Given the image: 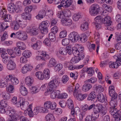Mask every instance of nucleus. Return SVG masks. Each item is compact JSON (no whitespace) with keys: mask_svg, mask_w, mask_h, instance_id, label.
Segmentation results:
<instances>
[{"mask_svg":"<svg viewBox=\"0 0 121 121\" xmlns=\"http://www.w3.org/2000/svg\"><path fill=\"white\" fill-rule=\"evenodd\" d=\"M56 104L55 103L48 101L46 102L44 104V108L41 107L40 109L42 112L47 113L48 111V109L50 108L51 110H54L56 108Z\"/></svg>","mask_w":121,"mask_h":121,"instance_id":"nucleus-1","label":"nucleus"},{"mask_svg":"<svg viewBox=\"0 0 121 121\" xmlns=\"http://www.w3.org/2000/svg\"><path fill=\"white\" fill-rule=\"evenodd\" d=\"M97 104L95 105V104H93L89 106L87 104L85 105L82 107V109L84 111H85L87 110H89L93 108V110L94 113H97L99 112L100 110L101 107L100 105Z\"/></svg>","mask_w":121,"mask_h":121,"instance_id":"nucleus-2","label":"nucleus"},{"mask_svg":"<svg viewBox=\"0 0 121 121\" xmlns=\"http://www.w3.org/2000/svg\"><path fill=\"white\" fill-rule=\"evenodd\" d=\"M100 10L99 6L96 4H92L89 9V13L91 16H95L99 13Z\"/></svg>","mask_w":121,"mask_h":121,"instance_id":"nucleus-3","label":"nucleus"},{"mask_svg":"<svg viewBox=\"0 0 121 121\" xmlns=\"http://www.w3.org/2000/svg\"><path fill=\"white\" fill-rule=\"evenodd\" d=\"M49 24V22L47 21H43L39 24V28L42 34H44L47 33L48 31V27Z\"/></svg>","mask_w":121,"mask_h":121,"instance_id":"nucleus-4","label":"nucleus"},{"mask_svg":"<svg viewBox=\"0 0 121 121\" xmlns=\"http://www.w3.org/2000/svg\"><path fill=\"white\" fill-rule=\"evenodd\" d=\"M59 82L58 79H55L50 82L47 86V88L50 91L53 89H55L59 85Z\"/></svg>","mask_w":121,"mask_h":121,"instance_id":"nucleus-5","label":"nucleus"},{"mask_svg":"<svg viewBox=\"0 0 121 121\" xmlns=\"http://www.w3.org/2000/svg\"><path fill=\"white\" fill-rule=\"evenodd\" d=\"M39 30L38 28L33 27L32 28L30 27H28L26 30L27 32L30 33L31 35L35 36L38 34Z\"/></svg>","mask_w":121,"mask_h":121,"instance_id":"nucleus-6","label":"nucleus"},{"mask_svg":"<svg viewBox=\"0 0 121 121\" xmlns=\"http://www.w3.org/2000/svg\"><path fill=\"white\" fill-rule=\"evenodd\" d=\"M111 96V100L109 102L110 105L111 107L117 108V94H115V95Z\"/></svg>","mask_w":121,"mask_h":121,"instance_id":"nucleus-7","label":"nucleus"},{"mask_svg":"<svg viewBox=\"0 0 121 121\" xmlns=\"http://www.w3.org/2000/svg\"><path fill=\"white\" fill-rule=\"evenodd\" d=\"M1 56L2 58V61L3 63L5 65H7L12 60L10 57L8 56L6 53H3L1 54Z\"/></svg>","mask_w":121,"mask_h":121,"instance_id":"nucleus-8","label":"nucleus"},{"mask_svg":"<svg viewBox=\"0 0 121 121\" xmlns=\"http://www.w3.org/2000/svg\"><path fill=\"white\" fill-rule=\"evenodd\" d=\"M41 55L43 56H37L36 59L37 60H41L44 61L46 60L47 59H49V55L47 54L46 52L43 51L42 52Z\"/></svg>","mask_w":121,"mask_h":121,"instance_id":"nucleus-9","label":"nucleus"},{"mask_svg":"<svg viewBox=\"0 0 121 121\" xmlns=\"http://www.w3.org/2000/svg\"><path fill=\"white\" fill-rule=\"evenodd\" d=\"M96 94L94 91H93L89 95L87 98V100L93 101L95 102L97 100Z\"/></svg>","mask_w":121,"mask_h":121,"instance_id":"nucleus-10","label":"nucleus"},{"mask_svg":"<svg viewBox=\"0 0 121 121\" xmlns=\"http://www.w3.org/2000/svg\"><path fill=\"white\" fill-rule=\"evenodd\" d=\"M32 67L30 64H26L23 67L22 70V72L23 73H26L27 71H31Z\"/></svg>","mask_w":121,"mask_h":121,"instance_id":"nucleus-11","label":"nucleus"},{"mask_svg":"<svg viewBox=\"0 0 121 121\" xmlns=\"http://www.w3.org/2000/svg\"><path fill=\"white\" fill-rule=\"evenodd\" d=\"M61 22L62 25L64 26H70L72 23L71 19L66 18L62 19L61 20Z\"/></svg>","mask_w":121,"mask_h":121,"instance_id":"nucleus-12","label":"nucleus"},{"mask_svg":"<svg viewBox=\"0 0 121 121\" xmlns=\"http://www.w3.org/2000/svg\"><path fill=\"white\" fill-rule=\"evenodd\" d=\"M104 23L105 24V26H110L112 23L111 17L110 16H108L104 18Z\"/></svg>","mask_w":121,"mask_h":121,"instance_id":"nucleus-13","label":"nucleus"},{"mask_svg":"<svg viewBox=\"0 0 121 121\" xmlns=\"http://www.w3.org/2000/svg\"><path fill=\"white\" fill-rule=\"evenodd\" d=\"M72 0H67L66 1L62 0L61 1V4L63 7L65 8H67L70 6L72 4Z\"/></svg>","mask_w":121,"mask_h":121,"instance_id":"nucleus-14","label":"nucleus"},{"mask_svg":"<svg viewBox=\"0 0 121 121\" xmlns=\"http://www.w3.org/2000/svg\"><path fill=\"white\" fill-rule=\"evenodd\" d=\"M34 80L33 78L30 76L26 77L25 79V82L27 86H31L33 83Z\"/></svg>","mask_w":121,"mask_h":121,"instance_id":"nucleus-15","label":"nucleus"},{"mask_svg":"<svg viewBox=\"0 0 121 121\" xmlns=\"http://www.w3.org/2000/svg\"><path fill=\"white\" fill-rule=\"evenodd\" d=\"M5 14H4L2 16L5 22H11L12 20V16L9 14H7V12L6 11Z\"/></svg>","mask_w":121,"mask_h":121,"instance_id":"nucleus-16","label":"nucleus"},{"mask_svg":"<svg viewBox=\"0 0 121 121\" xmlns=\"http://www.w3.org/2000/svg\"><path fill=\"white\" fill-rule=\"evenodd\" d=\"M16 67V65L15 62L12 60L7 64V68L8 69L10 70L15 69Z\"/></svg>","mask_w":121,"mask_h":121,"instance_id":"nucleus-17","label":"nucleus"},{"mask_svg":"<svg viewBox=\"0 0 121 121\" xmlns=\"http://www.w3.org/2000/svg\"><path fill=\"white\" fill-rule=\"evenodd\" d=\"M87 94H82L81 93H78L76 92V96L77 99L79 101H82L85 99L87 96Z\"/></svg>","mask_w":121,"mask_h":121,"instance_id":"nucleus-18","label":"nucleus"},{"mask_svg":"<svg viewBox=\"0 0 121 121\" xmlns=\"http://www.w3.org/2000/svg\"><path fill=\"white\" fill-rule=\"evenodd\" d=\"M92 86L91 84L88 83H85L82 86V90L84 92L87 91L91 89Z\"/></svg>","mask_w":121,"mask_h":121,"instance_id":"nucleus-19","label":"nucleus"},{"mask_svg":"<svg viewBox=\"0 0 121 121\" xmlns=\"http://www.w3.org/2000/svg\"><path fill=\"white\" fill-rule=\"evenodd\" d=\"M7 7L8 10L10 13H13L16 10V6L13 4L11 3L9 4Z\"/></svg>","mask_w":121,"mask_h":121,"instance_id":"nucleus-20","label":"nucleus"},{"mask_svg":"<svg viewBox=\"0 0 121 121\" xmlns=\"http://www.w3.org/2000/svg\"><path fill=\"white\" fill-rule=\"evenodd\" d=\"M14 105L17 107H20L22 110H24V107L26 106L25 102L24 101H21L17 102Z\"/></svg>","mask_w":121,"mask_h":121,"instance_id":"nucleus-21","label":"nucleus"},{"mask_svg":"<svg viewBox=\"0 0 121 121\" xmlns=\"http://www.w3.org/2000/svg\"><path fill=\"white\" fill-rule=\"evenodd\" d=\"M83 56H84L81 57H79V56H75L72 58V59L70 61V62L72 64L77 63L80 60H82L83 59Z\"/></svg>","mask_w":121,"mask_h":121,"instance_id":"nucleus-22","label":"nucleus"},{"mask_svg":"<svg viewBox=\"0 0 121 121\" xmlns=\"http://www.w3.org/2000/svg\"><path fill=\"white\" fill-rule=\"evenodd\" d=\"M41 43L42 42L41 41L37 40L35 43L31 45V47L34 50H38L40 48Z\"/></svg>","mask_w":121,"mask_h":121,"instance_id":"nucleus-23","label":"nucleus"},{"mask_svg":"<svg viewBox=\"0 0 121 121\" xmlns=\"http://www.w3.org/2000/svg\"><path fill=\"white\" fill-rule=\"evenodd\" d=\"M16 19V21L18 22L20 24L23 25L24 26H25L26 25L27 22L26 20L20 19V17L19 16H17Z\"/></svg>","mask_w":121,"mask_h":121,"instance_id":"nucleus-24","label":"nucleus"},{"mask_svg":"<svg viewBox=\"0 0 121 121\" xmlns=\"http://www.w3.org/2000/svg\"><path fill=\"white\" fill-rule=\"evenodd\" d=\"M20 90L21 94L23 96H26L28 93L27 89L24 86H20Z\"/></svg>","mask_w":121,"mask_h":121,"instance_id":"nucleus-25","label":"nucleus"},{"mask_svg":"<svg viewBox=\"0 0 121 121\" xmlns=\"http://www.w3.org/2000/svg\"><path fill=\"white\" fill-rule=\"evenodd\" d=\"M17 21L11 23L10 25L12 28L15 30H17L19 28V25Z\"/></svg>","mask_w":121,"mask_h":121,"instance_id":"nucleus-26","label":"nucleus"},{"mask_svg":"<svg viewBox=\"0 0 121 121\" xmlns=\"http://www.w3.org/2000/svg\"><path fill=\"white\" fill-rule=\"evenodd\" d=\"M94 113H92L91 115H88L85 118V121H92V118L93 119H97L99 116V115H96V116H94Z\"/></svg>","mask_w":121,"mask_h":121,"instance_id":"nucleus-27","label":"nucleus"},{"mask_svg":"<svg viewBox=\"0 0 121 121\" xmlns=\"http://www.w3.org/2000/svg\"><path fill=\"white\" fill-rule=\"evenodd\" d=\"M45 79H48L50 77V72L49 69H46L43 71V73Z\"/></svg>","mask_w":121,"mask_h":121,"instance_id":"nucleus-28","label":"nucleus"},{"mask_svg":"<svg viewBox=\"0 0 121 121\" xmlns=\"http://www.w3.org/2000/svg\"><path fill=\"white\" fill-rule=\"evenodd\" d=\"M97 99L100 102L103 103L105 101V97L104 95L102 93H99L97 96Z\"/></svg>","mask_w":121,"mask_h":121,"instance_id":"nucleus-29","label":"nucleus"},{"mask_svg":"<svg viewBox=\"0 0 121 121\" xmlns=\"http://www.w3.org/2000/svg\"><path fill=\"white\" fill-rule=\"evenodd\" d=\"M117 61H116L115 62L112 61L108 63L109 67L110 68H117L118 65Z\"/></svg>","mask_w":121,"mask_h":121,"instance_id":"nucleus-30","label":"nucleus"},{"mask_svg":"<svg viewBox=\"0 0 121 121\" xmlns=\"http://www.w3.org/2000/svg\"><path fill=\"white\" fill-rule=\"evenodd\" d=\"M56 64V61L55 59L53 58H52L50 60L48 66L49 67H51L54 66Z\"/></svg>","mask_w":121,"mask_h":121,"instance_id":"nucleus-31","label":"nucleus"},{"mask_svg":"<svg viewBox=\"0 0 121 121\" xmlns=\"http://www.w3.org/2000/svg\"><path fill=\"white\" fill-rule=\"evenodd\" d=\"M114 87L113 86H111L109 87V94L110 96L115 95V94H117L115 92Z\"/></svg>","mask_w":121,"mask_h":121,"instance_id":"nucleus-32","label":"nucleus"},{"mask_svg":"<svg viewBox=\"0 0 121 121\" xmlns=\"http://www.w3.org/2000/svg\"><path fill=\"white\" fill-rule=\"evenodd\" d=\"M17 46L19 47L20 49L24 50L26 48V47L25 43L21 41H19L17 43Z\"/></svg>","mask_w":121,"mask_h":121,"instance_id":"nucleus-33","label":"nucleus"},{"mask_svg":"<svg viewBox=\"0 0 121 121\" xmlns=\"http://www.w3.org/2000/svg\"><path fill=\"white\" fill-rule=\"evenodd\" d=\"M109 111L110 113L114 116L116 114L117 112H118V110L117 108L111 107H110Z\"/></svg>","mask_w":121,"mask_h":121,"instance_id":"nucleus-34","label":"nucleus"},{"mask_svg":"<svg viewBox=\"0 0 121 121\" xmlns=\"http://www.w3.org/2000/svg\"><path fill=\"white\" fill-rule=\"evenodd\" d=\"M83 69H86V70H83V71L84 72L86 71L89 74V76H92L93 74L94 73V70L92 69L91 67L88 68L86 69V68H84Z\"/></svg>","mask_w":121,"mask_h":121,"instance_id":"nucleus-35","label":"nucleus"},{"mask_svg":"<svg viewBox=\"0 0 121 121\" xmlns=\"http://www.w3.org/2000/svg\"><path fill=\"white\" fill-rule=\"evenodd\" d=\"M79 38L80 41L83 43L86 42L87 39V36L84 33L81 34Z\"/></svg>","mask_w":121,"mask_h":121,"instance_id":"nucleus-36","label":"nucleus"},{"mask_svg":"<svg viewBox=\"0 0 121 121\" xmlns=\"http://www.w3.org/2000/svg\"><path fill=\"white\" fill-rule=\"evenodd\" d=\"M22 18L24 19L28 20H30L31 18V15L25 12L21 14Z\"/></svg>","mask_w":121,"mask_h":121,"instance_id":"nucleus-37","label":"nucleus"},{"mask_svg":"<svg viewBox=\"0 0 121 121\" xmlns=\"http://www.w3.org/2000/svg\"><path fill=\"white\" fill-rule=\"evenodd\" d=\"M46 121H54L55 117L53 115L51 114H49L47 115L46 117Z\"/></svg>","mask_w":121,"mask_h":121,"instance_id":"nucleus-38","label":"nucleus"},{"mask_svg":"<svg viewBox=\"0 0 121 121\" xmlns=\"http://www.w3.org/2000/svg\"><path fill=\"white\" fill-rule=\"evenodd\" d=\"M88 22H86L82 24L81 25V30L83 31L86 30L88 28Z\"/></svg>","mask_w":121,"mask_h":121,"instance_id":"nucleus-39","label":"nucleus"},{"mask_svg":"<svg viewBox=\"0 0 121 121\" xmlns=\"http://www.w3.org/2000/svg\"><path fill=\"white\" fill-rule=\"evenodd\" d=\"M8 85L7 81L4 79H1L0 80V87L3 88L5 87Z\"/></svg>","mask_w":121,"mask_h":121,"instance_id":"nucleus-40","label":"nucleus"},{"mask_svg":"<svg viewBox=\"0 0 121 121\" xmlns=\"http://www.w3.org/2000/svg\"><path fill=\"white\" fill-rule=\"evenodd\" d=\"M55 34L50 32L48 35V37L50 40L52 42L55 41L56 39Z\"/></svg>","mask_w":121,"mask_h":121,"instance_id":"nucleus-41","label":"nucleus"},{"mask_svg":"<svg viewBox=\"0 0 121 121\" xmlns=\"http://www.w3.org/2000/svg\"><path fill=\"white\" fill-rule=\"evenodd\" d=\"M67 104L68 108L70 109H71L74 108L73 102L71 99H69L67 100Z\"/></svg>","mask_w":121,"mask_h":121,"instance_id":"nucleus-42","label":"nucleus"},{"mask_svg":"<svg viewBox=\"0 0 121 121\" xmlns=\"http://www.w3.org/2000/svg\"><path fill=\"white\" fill-rule=\"evenodd\" d=\"M6 87L7 91L10 93H13L14 92V88L12 85L11 84H8V85Z\"/></svg>","mask_w":121,"mask_h":121,"instance_id":"nucleus-43","label":"nucleus"},{"mask_svg":"<svg viewBox=\"0 0 121 121\" xmlns=\"http://www.w3.org/2000/svg\"><path fill=\"white\" fill-rule=\"evenodd\" d=\"M59 52L60 54L63 55H66L67 53V49L65 48H60Z\"/></svg>","mask_w":121,"mask_h":121,"instance_id":"nucleus-44","label":"nucleus"},{"mask_svg":"<svg viewBox=\"0 0 121 121\" xmlns=\"http://www.w3.org/2000/svg\"><path fill=\"white\" fill-rule=\"evenodd\" d=\"M11 83V84L13 85H16L19 83V81L18 79L15 77L11 78H10Z\"/></svg>","mask_w":121,"mask_h":121,"instance_id":"nucleus-45","label":"nucleus"},{"mask_svg":"<svg viewBox=\"0 0 121 121\" xmlns=\"http://www.w3.org/2000/svg\"><path fill=\"white\" fill-rule=\"evenodd\" d=\"M72 50V53L75 56H79V52L76 47H73Z\"/></svg>","mask_w":121,"mask_h":121,"instance_id":"nucleus-46","label":"nucleus"},{"mask_svg":"<svg viewBox=\"0 0 121 121\" xmlns=\"http://www.w3.org/2000/svg\"><path fill=\"white\" fill-rule=\"evenodd\" d=\"M35 75L37 78L39 79L42 80L44 78L43 73L40 71L36 72Z\"/></svg>","mask_w":121,"mask_h":121,"instance_id":"nucleus-47","label":"nucleus"},{"mask_svg":"<svg viewBox=\"0 0 121 121\" xmlns=\"http://www.w3.org/2000/svg\"><path fill=\"white\" fill-rule=\"evenodd\" d=\"M22 55L25 57H26L28 58L31 55L30 52L28 50H26L24 51L22 53Z\"/></svg>","mask_w":121,"mask_h":121,"instance_id":"nucleus-48","label":"nucleus"},{"mask_svg":"<svg viewBox=\"0 0 121 121\" xmlns=\"http://www.w3.org/2000/svg\"><path fill=\"white\" fill-rule=\"evenodd\" d=\"M102 6L105 10L109 12H111L112 10V8L111 6H108L106 4H104Z\"/></svg>","mask_w":121,"mask_h":121,"instance_id":"nucleus-49","label":"nucleus"},{"mask_svg":"<svg viewBox=\"0 0 121 121\" xmlns=\"http://www.w3.org/2000/svg\"><path fill=\"white\" fill-rule=\"evenodd\" d=\"M97 81V79L95 77H92L89 79L86 80L85 82V83L91 82L92 83H94Z\"/></svg>","mask_w":121,"mask_h":121,"instance_id":"nucleus-50","label":"nucleus"},{"mask_svg":"<svg viewBox=\"0 0 121 121\" xmlns=\"http://www.w3.org/2000/svg\"><path fill=\"white\" fill-rule=\"evenodd\" d=\"M7 52L10 55L11 57L13 58L15 57V53L13 51L12 49H7Z\"/></svg>","mask_w":121,"mask_h":121,"instance_id":"nucleus-51","label":"nucleus"},{"mask_svg":"<svg viewBox=\"0 0 121 121\" xmlns=\"http://www.w3.org/2000/svg\"><path fill=\"white\" fill-rule=\"evenodd\" d=\"M55 89H53L52 90H51L50 91L48 90V88H47V91L48 92H50L51 97L53 99H54L56 97V96L55 93Z\"/></svg>","mask_w":121,"mask_h":121,"instance_id":"nucleus-52","label":"nucleus"},{"mask_svg":"<svg viewBox=\"0 0 121 121\" xmlns=\"http://www.w3.org/2000/svg\"><path fill=\"white\" fill-rule=\"evenodd\" d=\"M71 110V113L74 116L75 114H76L77 112H79V108L78 107H75L74 108H73Z\"/></svg>","mask_w":121,"mask_h":121,"instance_id":"nucleus-53","label":"nucleus"},{"mask_svg":"<svg viewBox=\"0 0 121 121\" xmlns=\"http://www.w3.org/2000/svg\"><path fill=\"white\" fill-rule=\"evenodd\" d=\"M2 97L4 99L8 100L9 99L10 97V95L8 93H6V94L5 92H3L2 94Z\"/></svg>","mask_w":121,"mask_h":121,"instance_id":"nucleus-54","label":"nucleus"},{"mask_svg":"<svg viewBox=\"0 0 121 121\" xmlns=\"http://www.w3.org/2000/svg\"><path fill=\"white\" fill-rule=\"evenodd\" d=\"M27 38V35L26 34L25 32H23L19 40L22 41H24Z\"/></svg>","mask_w":121,"mask_h":121,"instance_id":"nucleus-55","label":"nucleus"},{"mask_svg":"<svg viewBox=\"0 0 121 121\" xmlns=\"http://www.w3.org/2000/svg\"><path fill=\"white\" fill-rule=\"evenodd\" d=\"M75 34V32H73L70 34L69 35V38L72 41V42H74V38Z\"/></svg>","mask_w":121,"mask_h":121,"instance_id":"nucleus-56","label":"nucleus"},{"mask_svg":"<svg viewBox=\"0 0 121 121\" xmlns=\"http://www.w3.org/2000/svg\"><path fill=\"white\" fill-rule=\"evenodd\" d=\"M30 89H31L30 92L32 94H35L39 91V90L35 87L32 86Z\"/></svg>","mask_w":121,"mask_h":121,"instance_id":"nucleus-57","label":"nucleus"},{"mask_svg":"<svg viewBox=\"0 0 121 121\" xmlns=\"http://www.w3.org/2000/svg\"><path fill=\"white\" fill-rule=\"evenodd\" d=\"M69 39L65 38L62 40V43L63 45L65 46L68 45L69 43Z\"/></svg>","mask_w":121,"mask_h":121,"instance_id":"nucleus-58","label":"nucleus"},{"mask_svg":"<svg viewBox=\"0 0 121 121\" xmlns=\"http://www.w3.org/2000/svg\"><path fill=\"white\" fill-rule=\"evenodd\" d=\"M14 51L15 53V56L16 55L18 56H19L21 54V52L20 49L18 48V47H15L14 49Z\"/></svg>","mask_w":121,"mask_h":121,"instance_id":"nucleus-59","label":"nucleus"},{"mask_svg":"<svg viewBox=\"0 0 121 121\" xmlns=\"http://www.w3.org/2000/svg\"><path fill=\"white\" fill-rule=\"evenodd\" d=\"M32 6L31 5L25 8V12L29 14H30V13L32 11Z\"/></svg>","mask_w":121,"mask_h":121,"instance_id":"nucleus-60","label":"nucleus"},{"mask_svg":"<svg viewBox=\"0 0 121 121\" xmlns=\"http://www.w3.org/2000/svg\"><path fill=\"white\" fill-rule=\"evenodd\" d=\"M63 68V65L61 64H57L54 67V69L56 71H58L62 69Z\"/></svg>","mask_w":121,"mask_h":121,"instance_id":"nucleus-61","label":"nucleus"},{"mask_svg":"<svg viewBox=\"0 0 121 121\" xmlns=\"http://www.w3.org/2000/svg\"><path fill=\"white\" fill-rule=\"evenodd\" d=\"M0 105L3 107H6L7 106V102L6 100L3 99L0 102Z\"/></svg>","mask_w":121,"mask_h":121,"instance_id":"nucleus-62","label":"nucleus"},{"mask_svg":"<svg viewBox=\"0 0 121 121\" xmlns=\"http://www.w3.org/2000/svg\"><path fill=\"white\" fill-rule=\"evenodd\" d=\"M67 35V31L65 30L61 31L60 33V37L61 38H63L66 37Z\"/></svg>","mask_w":121,"mask_h":121,"instance_id":"nucleus-63","label":"nucleus"},{"mask_svg":"<svg viewBox=\"0 0 121 121\" xmlns=\"http://www.w3.org/2000/svg\"><path fill=\"white\" fill-rule=\"evenodd\" d=\"M16 111L14 109L8 110L7 111V113H9V116L10 117H13V115L16 113Z\"/></svg>","mask_w":121,"mask_h":121,"instance_id":"nucleus-64","label":"nucleus"}]
</instances>
